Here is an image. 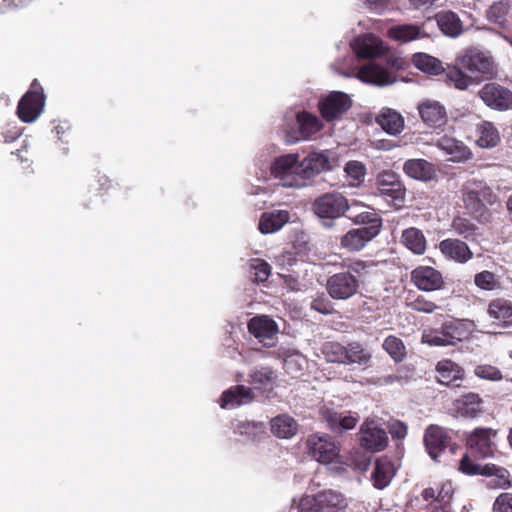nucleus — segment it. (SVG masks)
Here are the masks:
<instances>
[{"instance_id":"15","label":"nucleus","mask_w":512,"mask_h":512,"mask_svg":"<svg viewBox=\"0 0 512 512\" xmlns=\"http://www.w3.org/2000/svg\"><path fill=\"white\" fill-rule=\"evenodd\" d=\"M479 98L486 106L497 111L512 109V92L495 82L485 84L478 91Z\"/></svg>"},{"instance_id":"4","label":"nucleus","mask_w":512,"mask_h":512,"mask_svg":"<svg viewBox=\"0 0 512 512\" xmlns=\"http://www.w3.org/2000/svg\"><path fill=\"white\" fill-rule=\"evenodd\" d=\"M455 63L467 70L478 83L497 76L498 67L490 52L469 48L457 55Z\"/></svg>"},{"instance_id":"37","label":"nucleus","mask_w":512,"mask_h":512,"mask_svg":"<svg viewBox=\"0 0 512 512\" xmlns=\"http://www.w3.org/2000/svg\"><path fill=\"white\" fill-rule=\"evenodd\" d=\"M476 132V143L481 148H493L500 142L499 131L492 122L482 121L477 125Z\"/></svg>"},{"instance_id":"51","label":"nucleus","mask_w":512,"mask_h":512,"mask_svg":"<svg viewBox=\"0 0 512 512\" xmlns=\"http://www.w3.org/2000/svg\"><path fill=\"white\" fill-rule=\"evenodd\" d=\"M470 182L480 198L481 203L491 205L497 201L496 194L485 182L479 180H470Z\"/></svg>"},{"instance_id":"18","label":"nucleus","mask_w":512,"mask_h":512,"mask_svg":"<svg viewBox=\"0 0 512 512\" xmlns=\"http://www.w3.org/2000/svg\"><path fill=\"white\" fill-rule=\"evenodd\" d=\"M36 80L29 90L19 101L17 114L26 123L34 122L42 113L44 108V95L35 89Z\"/></svg>"},{"instance_id":"23","label":"nucleus","mask_w":512,"mask_h":512,"mask_svg":"<svg viewBox=\"0 0 512 512\" xmlns=\"http://www.w3.org/2000/svg\"><path fill=\"white\" fill-rule=\"evenodd\" d=\"M350 46L358 58H374L385 52L382 41L373 34H364L355 38Z\"/></svg>"},{"instance_id":"41","label":"nucleus","mask_w":512,"mask_h":512,"mask_svg":"<svg viewBox=\"0 0 512 512\" xmlns=\"http://www.w3.org/2000/svg\"><path fill=\"white\" fill-rule=\"evenodd\" d=\"M446 79L450 85L458 90H467L470 86L477 84L474 77L463 71V68L457 63L448 67L446 71Z\"/></svg>"},{"instance_id":"28","label":"nucleus","mask_w":512,"mask_h":512,"mask_svg":"<svg viewBox=\"0 0 512 512\" xmlns=\"http://www.w3.org/2000/svg\"><path fill=\"white\" fill-rule=\"evenodd\" d=\"M457 414L465 418H476L484 413V401L476 393H467L455 401Z\"/></svg>"},{"instance_id":"22","label":"nucleus","mask_w":512,"mask_h":512,"mask_svg":"<svg viewBox=\"0 0 512 512\" xmlns=\"http://www.w3.org/2000/svg\"><path fill=\"white\" fill-rule=\"evenodd\" d=\"M371 227H360L349 230L341 238V246L349 251H359L378 235V222Z\"/></svg>"},{"instance_id":"39","label":"nucleus","mask_w":512,"mask_h":512,"mask_svg":"<svg viewBox=\"0 0 512 512\" xmlns=\"http://www.w3.org/2000/svg\"><path fill=\"white\" fill-rule=\"evenodd\" d=\"M344 365H354L367 367L370 365L371 353L359 342H351L346 346Z\"/></svg>"},{"instance_id":"56","label":"nucleus","mask_w":512,"mask_h":512,"mask_svg":"<svg viewBox=\"0 0 512 512\" xmlns=\"http://www.w3.org/2000/svg\"><path fill=\"white\" fill-rule=\"evenodd\" d=\"M475 284L484 290H492L496 287L495 275L490 271H482L475 275Z\"/></svg>"},{"instance_id":"61","label":"nucleus","mask_w":512,"mask_h":512,"mask_svg":"<svg viewBox=\"0 0 512 512\" xmlns=\"http://www.w3.org/2000/svg\"><path fill=\"white\" fill-rule=\"evenodd\" d=\"M388 429L391 436L396 439H404L407 435V426L398 420L391 421Z\"/></svg>"},{"instance_id":"10","label":"nucleus","mask_w":512,"mask_h":512,"mask_svg":"<svg viewBox=\"0 0 512 512\" xmlns=\"http://www.w3.org/2000/svg\"><path fill=\"white\" fill-rule=\"evenodd\" d=\"M496 436L497 430L478 427L468 435L467 446L472 454L480 458H491L497 450Z\"/></svg>"},{"instance_id":"48","label":"nucleus","mask_w":512,"mask_h":512,"mask_svg":"<svg viewBox=\"0 0 512 512\" xmlns=\"http://www.w3.org/2000/svg\"><path fill=\"white\" fill-rule=\"evenodd\" d=\"M346 346L338 342H326L322 346L325 359L331 363L344 364Z\"/></svg>"},{"instance_id":"14","label":"nucleus","mask_w":512,"mask_h":512,"mask_svg":"<svg viewBox=\"0 0 512 512\" xmlns=\"http://www.w3.org/2000/svg\"><path fill=\"white\" fill-rule=\"evenodd\" d=\"M302 173L306 182L316 175L332 170L337 165V155L332 150L310 152L302 159Z\"/></svg>"},{"instance_id":"11","label":"nucleus","mask_w":512,"mask_h":512,"mask_svg":"<svg viewBox=\"0 0 512 512\" xmlns=\"http://www.w3.org/2000/svg\"><path fill=\"white\" fill-rule=\"evenodd\" d=\"M350 96L341 91H332L322 96L318 102V110L326 121L340 119L351 107Z\"/></svg>"},{"instance_id":"12","label":"nucleus","mask_w":512,"mask_h":512,"mask_svg":"<svg viewBox=\"0 0 512 512\" xmlns=\"http://www.w3.org/2000/svg\"><path fill=\"white\" fill-rule=\"evenodd\" d=\"M358 441L362 448L375 453L384 450L388 444L386 431L373 419H366L360 426Z\"/></svg>"},{"instance_id":"8","label":"nucleus","mask_w":512,"mask_h":512,"mask_svg":"<svg viewBox=\"0 0 512 512\" xmlns=\"http://www.w3.org/2000/svg\"><path fill=\"white\" fill-rule=\"evenodd\" d=\"M392 207L399 209L404 206L406 189L397 176L384 172L377 179V193Z\"/></svg>"},{"instance_id":"55","label":"nucleus","mask_w":512,"mask_h":512,"mask_svg":"<svg viewBox=\"0 0 512 512\" xmlns=\"http://www.w3.org/2000/svg\"><path fill=\"white\" fill-rule=\"evenodd\" d=\"M492 512H512V493H500L492 505Z\"/></svg>"},{"instance_id":"24","label":"nucleus","mask_w":512,"mask_h":512,"mask_svg":"<svg viewBox=\"0 0 512 512\" xmlns=\"http://www.w3.org/2000/svg\"><path fill=\"white\" fill-rule=\"evenodd\" d=\"M253 399L254 394L250 387L237 385L225 390L221 395L219 403L222 409H233L249 404Z\"/></svg>"},{"instance_id":"57","label":"nucleus","mask_w":512,"mask_h":512,"mask_svg":"<svg viewBox=\"0 0 512 512\" xmlns=\"http://www.w3.org/2000/svg\"><path fill=\"white\" fill-rule=\"evenodd\" d=\"M409 306L411 309L423 313H432L437 309V305L424 296L416 297L409 303Z\"/></svg>"},{"instance_id":"46","label":"nucleus","mask_w":512,"mask_h":512,"mask_svg":"<svg viewBox=\"0 0 512 512\" xmlns=\"http://www.w3.org/2000/svg\"><path fill=\"white\" fill-rule=\"evenodd\" d=\"M234 431L245 439L254 441L265 434V426L263 423L238 421L234 426Z\"/></svg>"},{"instance_id":"30","label":"nucleus","mask_w":512,"mask_h":512,"mask_svg":"<svg viewBox=\"0 0 512 512\" xmlns=\"http://www.w3.org/2000/svg\"><path fill=\"white\" fill-rule=\"evenodd\" d=\"M424 443L430 457L437 460L447 446L448 439L445 431L438 426H429L424 435Z\"/></svg>"},{"instance_id":"49","label":"nucleus","mask_w":512,"mask_h":512,"mask_svg":"<svg viewBox=\"0 0 512 512\" xmlns=\"http://www.w3.org/2000/svg\"><path fill=\"white\" fill-rule=\"evenodd\" d=\"M509 9L510 6L507 1L495 2L487 10V18L490 22L503 27L506 23V17L508 15Z\"/></svg>"},{"instance_id":"36","label":"nucleus","mask_w":512,"mask_h":512,"mask_svg":"<svg viewBox=\"0 0 512 512\" xmlns=\"http://www.w3.org/2000/svg\"><path fill=\"white\" fill-rule=\"evenodd\" d=\"M439 29L449 37H458L463 32L462 21L452 11L440 12L436 15Z\"/></svg>"},{"instance_id":"13","label":"nucleus","mask_w":512,"mask_h":512,"mask_svg":"<svg viewBox=\"0 0 512 512\" xmlns=\"http://www.w3.org/2000/svg\"><path fill=\"white\" fill-rule=\"evenodd\" d=\"M359 280L350 272H338L327 279L326 290L335 300H348L357 294Z\"/></svg>"},{"instance_id":"26","label":"nucleus","mask_w":512,"mask_h":512,"mask_svg":"<svg viewBox=\"0 0 512 512\" xmlns=\"http://www.w3.org/2000/svg\"><path fill=\"white\" fill-rule=\"evenodd\" d=\"M275 357L283 360L285 371L294 377L300 376L307 364V359L302 353L288 347H280L275 352Z\"/></svg>"},{"instance_id":"34","label":"nucleus","mask_w":512,"mask_h":512,"mask_svg":"<svg viewBox=\"0 0 512 512\" xmlns=\"http://www.w3.org/2000/svg\"><path fill=\"white\" fill-rule=\"evenodd\" d=\"M395 475L394 464L388 458H380L376 461L372 472L373 485L377 489H384L389 485Z\"/></svg>"},{"instance_id":"53","label":"nucleus","mask_w":512,"mask_h":512,"mask_svg":"<svg viewBox=\"0 0 512 512\" xmlns=\"http://www.w3.org/2000/svg\"><path fill=\"white\" fill-rule=\"evenodd\" d=\"M474 373L477 377L489 381H500L503 377L501 371L497 367L486 364L476 366Z\"/></svg>"},{"instance_id":"43","label":"nucleus","mask_w":512,"mask_h":512,"mask_svg":"<svg viewBox=\"0 0 512 512\" xmlns=\"http://www.w3.org/2000/svg\"><path fill=\"white\" fill-rule=\"evenodd\" d=\"M276 379V372L268 366L255 367L249 373V382L259 389L272 386Z\"/></svg>"},{"instance_id":"47","label":"nucleus","mask_w":512,"mask_h":512,"mask_svg":"<svg viewBox=\"0 0 512 512\" xmlns=\"http://www.w3.org/2000/svg\"><path fill=\"white\" fill-rule=\"evenodd\" d=\"M453 232L465 239H472L477 235L478 227L465 217H455L451 223Z\"/></svg>"},{"instance_id":"21","label":"nucleus","mask_w":512,"mask_h":512,"mask_svg":"<svg viewBox=\"0 0 512 512\" xmlns=\"http://www.w3.org/2000/svg\"><path fill=\"white\" fill-rule=\"evenodd\" d=\"M417 108L421 120L427 126L438 128L447 121L446 109L439 101L426 99L420 102Z\"/></svg>"},{"instance_id":"17","label":"nucleus","mask_w":512,"mask_h":512,"mask_svg":"<svg viewBox=\"0 0 512 512\" xmlns=\"http://www.w3.org/2000/svg\"><path fill=\"white\" fill-rule=\"evenodd\" d=\"M248 331L263 346L274 347L279 332L276 322L266 315L255 316L248 322Z\"/></svg>"},{"instance_id":"5","label":"nucleus","mask_w":512,"mask_h":512,"mask_svg":"<svg viewBox=\"0 0 512 512\" xmlns=\"http://www.w3.org/2000/svg\"><path fill=\"white\" fill-rule=\"evenodd\" d=\"M332 68L344 77H356L360 81L376 86H387L394 83L395 79L385 68L369 63L357 68L353 64V58L349 57L342 62H336Z\"/></svg>"},{"instance_id":"25","label":"nucleus","mask_w":512,"mask_h":512,"mask_svg":"<svg viewBox=\"0 0 512 512\" xmlns=\"http://www.w3.org/2000/svg\"><path fill=\"white\" fill-rule=\"evenodd\" d=\"M404 173L412 179L429 182L436 178V168L434 164L425 159H408L403 165Z\"/></svg>"},{"instance_id":"64","label":"nucleus","mask_w":512,"mask_h":512,"mask_svg":"<svg viewBox=\"0 0 512 512\" xmlns=\"http://www.w3.org/2000/svg\"><path fill=\"white\" fill-rule=\"evenodd\" d=\"M20 135L21 129L16 126L3 132L5 142H12L16 140Z\"/></svg>"},{"instance_id":"42","label":"nucleus","mask_w":512,"mask_h":512,"mask_svg":"<svg viewBox=\"0 0 512 512\" xmlns=\"http://www.w3.org/2000/svg\"><path fill=\"white\" fill-rule=\"evenodd\" d=\"M439 381L442 384L449 385L456 380L462 379V368L451 360H442L436 366Z\"/></svg>"},{"instance_id":"59","label":"nucleus","mask_w":512,"mask_h":512,"mask_svg":"<svg viewBox=\"0 0 512 512\" xmlns=\"http://www.w3.org/2000/svg\"><path fill=\"white\" fill-rule=\"evenodd\" d=\"M376 221L379 224L378 225V233H379L381 226H382V222H381V219L377 216V214L372 213V212H363V213H360L359 215H357L355 218V223L363 224V225H365L364 227H371L374 224H376L375 223Z\"/></svg>"},{"instance_id":"20","label":"nucleus","mask_w":512,"mask_h":512,"mask_svg":"<svg viewBox=\"0 0 512 512\" xmlns=\"http://www.w3.org/2000/svg\"><path fill=\"white\" fill-rule=\"evenodd\" d=\"M414 285L426 292L439 290L444 285L443 276L440 271L430 266H419L411 273Z\"/></svg>"},{"instance_id":"58","label":"nucleus","mask_w":512,"mask_h":512,"mask_svg":"<svg viewBox=\"0 0 512 512\" xmlns=\"http://www.w3.org/2000/svg\"><path fill=\"white\" fill-rule=\"evenodd\" d=\"M453 493L454 489L451 482L446 481L442 483L439 489H437V502L442 503V505L449 506Z\"/></svg>"},{"instance_id":"7","label":"nucleus","mask_w":512,"mask_h":512,"mask_svg":"<svg viewBox=\"0 0 512 512\" xmlns=\"http://www.w3.org/2000/svg\"><path fill=\"white\" fill-rule=\"evenodd\" d=\"M348 501L343 494L326 489L314 495H304L297 505L298 512H343Z\"/></svg>"},{"instance_id":"2","label":"nucleus","mask_w":512,"mask_h":512,"mask_svg":"<svg viewBox=\"0 0 512 512\" xmlns=\"http://www.w3.org/2000/svg\"><path fill=\"white\" fill-rule=\"evenodd\" d=\"M459 470L469 476L484 477V486L491 490H508L512 487L509 470L494 463L478 464L468 455H464L460 460Z\"/></svg>"},{"instance_id":"54","label":"nucleus","mask_w":512,"mask_h":512,"mask_svg":"<svg viewBox=\"0 0 512 512\" xmlns=\"http://www.w3.org/2000/svg\"><path fill=\"white\" fill-rule=\"evenodd\" d=\"M344 171L351 179L360 182L366 174V167L362 162L353 160L346 163Z\"/></svg>"},{"instance_id":"45","label":"nucleus","mask_w":512,"mask_h":512,"mask_svg":"<svg viewBox=\"0 0 512 512\" xmlns=\"http://www.w3.org/2000/svg\"><path fill=\"white\" fill-rule=\"evenodd\" d=\"M403 244L415 254H423L426 249V240L423 233L416 228H408L402 233Z\"/></svg>"},{"instance_id":"33","label":"nucleus","mask_w":512,"mask_h":512,"mask_svg":"<svg viewBox=\"0 0 512 512\" xmlns=\"http://www.w3.org/2000/svg\"><path fill=\"white\" fill-rule=\"evenodd\" d=\"M377 124L388 134L398 135L404 129V119L400 113L391 108H382L376 117Z\"/></svg>"},{"instance_id":"9","label":"nucleus","mask_w":512,"mask_h":512,"mask_svg":"<svg viewBox=\"0 0 512 512\" xmlns=\"http://www.w3.org/2000/svg\"><path fill=\"white\" fill-rule=\"evenodd\" d=\"M314 213L321 219L333 220L348 210V200L340 193H325L315 199L312 205Z\"/></svg>"},{"instance_id":"52","label":"nucleus","mask_w":512,"mask_h":512,"mask_svg":"<svg viewBox=\"0 0 512 512\" xmlns=\"http://www.w3.org/2000/svg\"><path fill=\"white\" fill-rule=\"evenodd\" d=\"M250 269L253 271L255 280L258 282L266 281L271 274L269 263L262 259H251L249 263Z\"/></svg>"},{"instance_id":"6","label":"nucleus","mask_w":512,"mask_h":512,"mask_svg":"<svg viewBox=\"0 0 512 512\" xmlns=\"http://www.w3.org/2000/svg\"><path fill=\"white\" fill-rule=\"evenodd\" d=\"M302 159L298 153H287L276 157L271 164L272 175L287 188H301L306 185L302 173Z\"/></svg>"},{"instance_id":"3","label":"nucleus","mask_w":512,"mask_h":512,"mask_svg":"<svg viewBox=\"0 0 512 512\" xmlns=\"http://www.w3.org/2000/svg\"><path fill=\"white\" fill-rule=\"evenodd\" d=\"M286 142L297 143L310 140L320 132L324 125L315 114L307 111H288L284 116Z\"/></svg>"},{"instance_id":"38","label":"nucleus","mask_w":512,"mask_h":512,"mask_svg":"<svg viewBox=\"0 0 512 512\" xmlns=\"http://www.w3.org/2000/svg\"><path fill=\"white\" fill-rule=\"evenodd\" d=\"M462 193L465 208L473 214H478L480 219L487 221V210L484 208V204L481 203L470 181L463 186Z\"/></svg>"},{"instance_id":"44","label":"nucleus","mask_w":512,"mask_h":512,"mask_svg":"<svg viewBox=\"0 0 512 512\" xmlns=\"http://www.w3.org/2000/svg\"><path fill=\"white\" fill-rule=\"evenodd\" d=\"M412 62L416 68L427 74L438 75L444 71L441 61L426 53L414 54Z\"/></svg>"},{"instance_id":"19","label":"nucleus","mask_w":512,"mask_h":512,"mask_svg":"<svg viewBox=\"0 0 512 512\" xmlns=\"http://www.w3.org/2000/svg\"><path fill=\"white\" fill-rule=\"evenodd\" d=\"M321 415L326 421L328 428L338 434L353 429L360 419L356 412L337 411L330 408H323Z\"/></svg>"},{"instance_id":"27","label":"nucleus","mask_w":512,"mask_h":512,"mask_svg":"<svg viewBox=\"0 0 512 512\" xmlns=\"http://www.w3.org/2000/svg\"><path fill=\"white\" fill-rule=\"evenodd\" d=\"M439 249L445 258L457 263H466L473 257L469 246L459 239L442 240Z\"/></svg>"},{"instance_id":"60","label":"nucleus","mask_w":512,"mask_h":512,"mask_svg":"<svg viewBox=\"0 0 512 512\" xmlns=\"http://www.w3.org/2000/svg\"><path fill=\"white\" fill-rule=\"evenodd\" d=\"M343 267L347 268L351 274L355 275L357 279L364 276L367 273L369 265L361 260L351 261L349 263H343Z\"/></svg>"},{"instance_id":"1","label":"nucleus","mask_w":512,"mask_h":512,"mask_svg":"<svg viewBox=\"0 0 512 512\" xmlns=\"http://www.w3.org/2000/svg\"><path fill=\"white\" fill-rule=\"evenodd\" d=\"M305 449L313 460L323 465H334L337 472H343L347 467L365 471L370 462L366 457L353 461L346 458L340 453V443L325 433L309 435L305 441Z\"/></svg>"},{"instance_id":"35","label":"nucleus","mask_w":512,"mask_h":512,"mask_svg":"<svg viewBox=\"0 0 512 512\" xmlns=\"http://www.w3.org/2000/svg\"><path fill=\"white\" fill-rule=\"evenodd\" d=\"M421 27L414 24L395 25L388 30V36L400 43H408L426 37Z\"/></svg>"},{"instance_id":"40","label":"nucleus","mask_w":512,"mask_h":512,"mask_svg":"<svg viewBox=\"0 0 512 512\" xmlns=\"http://www.w3.org/2000/svg\"><path fill=\"white\" fill-rule=\"evenodd\" d=\"M297 429L296 421L287 414L278 415L271 420V430L279 438H291L296 434Z\"/></svg>"},{"instance_id":"50","label":"nucleus","mask_w":512,"mask_h":512,"mask_svg":"<svg viewBox=\"0 0 512 512\" xmlns=\"http://www.w3.org/2000/svg\"><path fill=\"white\" fill-rule=\"evenodd\" d=\"M383 349L393 358L395 361H402L406 354L405 346L401 339L395 336H388L383 342Z\"/></svg>"},{"instance_id":"32","label":"nucleus","mask_w":512,"mask_h":512,"mask_svg":"<svg viewBox=\"0 0 512 512\" xmlns=\"http://www.w3.org/2000/svg\"><path fill=\"white\" fill-rule=\"evenodd\" d=\"M487 313L493 323L508 327L512 325V303L505 299H495L490 302Z\"/></svg>"},{"instance_id":"63","label":"nucleus","mask_w":512,"mask_h":512,"mask_svg":"<svg viewBox=\"0 0 512 512\" xmlns=\"http://www.w3.org/2000/svg\"><path fill=\"white\" fill-rule=\"evenodd\" d=\"M365 5L375 12H382L387 5L389 4L390 0H363Z\"/></svg>"},{"instance_id":"29","label":"nucleus","mask_w":512,"mask_h":512,"mask_svg":"<svg viewBox=\"0 0 512 512\" xmlns=\"http://www.w3.org/2000/svg\"><path fill=\"white\" fill-rule=\"evenodd\" d=\"M436 146L443 151L448 160L453 162H462L471 158L470 149L462 142L449 136L441 137Z\"/></svg>"},{"instance_id":"31","label":"nucleus","mask_w":512,"mask_h":512,"mask_svg":"<svg viewBox=\"0 0 512 512\" xmlns=\"http://www.w3.org/2000/svg\"><path fill=\"white\" fill-rule=\"evenodd\" d=\"M290 220L287 210H273L262 214L258 229L262 234H270L279 231Z\"/></svg>"},{"instance_id":"16","label":"nucleus","mask_w":512,"mask_h":512,"mask_svg":"<svg viewBox=\"0 0 512 512\" xmlns=\"http://www.w3.org/2000/svg\"><path fill=\"white\" fill-rule=\"evenodd\" d=\"M463 331L459 323H445L440 329L424 330L422 342L429 346H450L461 341Z\"/></svg>"},{"instance_id":"62","label":"nucleus","mask_w":512,"mask_h":512,"mask_svg":"<svg viewBox=\"0 0 512 512\" xmlns=\"http://www.w3.org/2000/svg\"><path fill=\"white\" fill-rule=\"evenodd\" d=\"M311 307L322 314H328L331 312L330 302L325 297L315 298L311 303Z\"/></svg>"}]
</instances>
